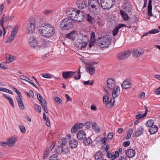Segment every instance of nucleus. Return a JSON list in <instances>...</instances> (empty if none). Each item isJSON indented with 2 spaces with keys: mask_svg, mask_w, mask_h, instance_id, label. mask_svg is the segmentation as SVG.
<instances>
[{
  "mask_svg": "<svg viewBox=\"0 0 160 160\" xmlns=\"http://www.w3.org/2000/svg\"><path fill=\"white\" fill-rule=\"evenodd\" d=\"M40 33L43 37L49 38L54 35L55 28L51 24L48 23H44L42 24L39 29Z\"/></svg>",
  "mask_w": 160,
  "mask_h": 160,
  "instance_id": "obj_1",
  "label": "nucleus"
},
{
  "mask_svg": "<svg viewBox=\"0 0 160 160\" xmlns=\"http://www.w3.org/2000/svg\"><path fill=\"white\" fill-rule=\"evenodd\" d=\"M74 22L69 18H66L61 20L59 25L62 30H67L73 27Z\"/></svg>",
  "mask_w": 160,
  "mask_h": 160,
  "instance_id": "obj_2",
  "label": "nucleus"
},
{
  "mask_svg": "<svg viewBox=\"0 0 160 160\" xmlns=\"http://www.w3.org/2000/svg\"><path fill=\"white\" fill-rule=\"evenodd\" d=\"M88 9L92 12H96L100 7L98 0H89L88 2Z\"/></svg>",
  "mask_w": 160,
  "mask_h": 160,
  "instance_id": "obj_3",
  "label": "nucleus"
},
{
  "mask_svg": "<svg viewBox=\"0 0 160 160\" xmlns=\"http://www.w3.org/2000/svg\"><path fill=\"white\" fill-rule=\"evenodd\" d=\"M101 5L104 9H109L114 5V0H101Z\"/></svg>",
  "mask_w": 160,
  "mask_h": 160,
  "instance_id": "obj_4",
  "label": "nucleus"
},
{
  "mask_svg": "<svg viewBox=\"0 0 160 160\" xmlns=\"http://www.w3.org/2000/svg\"><path fill=\"white\" fill-rule=\"evenodd\" d=\"M131 52L124 50L118 53L116 55L117 58L119 60H125L131 55Z\"/></svg>",
  "mask_w": 160,
  "mask_h": 160,
  "instance_id": "obj_5",
  "label": "nucleus"
},
{
  "mask_svg": "<svg viewBox=\"0 0 160 160\" xmlns=\"http://www.w3.org/2000/svg\"><path fill=\"white\" fill-rule=\"evenodd\" d=\"M74 43V47L78 49L82 50L84 49L87 45V42H83L82 41H76Z\"/></svg>",
  "mask_w": 160,
  "mask_h": 160,
  "instance_id": "obj_6",
  "label": "nucleus"
},
{
  "mask_svg": "<svg viewBox=\"0 0 160 160\" xmlns=\"http://www.w3.org/2000/svg\"><path fill=\"white\" fill-rule=\"evenodd\" d=\"M144 53V50L141 48H138L133 49L132 52V55L134 58H138L141 55H142Z\"/></svg>",
  "mask_w": 160,
  "mask_h": 160,
  "instance_id": "obj_7",
  "label": "nucleus"
},
{
  "mask_svg": "<svg viewBox=\"0 0 160 160\" xmlns=\"http://www.w3.org/2000/svg\"><path fill=\"white\" fill-rule=\"evenodd\" d=\"M63 147L59 146L57 147L56 149V152L58 154H63L66 155L69 152V150L68 148H63Z\"/></svg>",
  "mask_w": 160,
  "mask_h": 160,
  "instance_id": "obj_8",
  "label": "nucleus"
},
{
  "mask_svg": "<svg viewBox=\"0 0 160 160\" xmlns=\"http://www.w3.org/2000/svg\"><path fill=\"white\" fill-rule=\"evenodd\" d=\"M76 3L77 7L80 9H84L87 6V2L86 0H78Z\"/></svg>",
  "mask_w": 160,
  "mask_h": 160,
  "instance_id": "obj_9",
  "label": "nucleus"
},
{
  "mask_svg": "<svg viewBox=\"0 0 160 160\" xmlns=\"http://www.w3.org/2000/svg\"><path fill=\"white\" fill-rule=\"evenodd\" d=\"M35 21H33L32 22H29V23L27 25L26 29V32L27 33H28L29 34H31L33 33L34 31L35 28Z\"/></svg>",
  "mask_w": 160,
  "mask_h": 160,
  "instance_id": "obj_10",
  "label": "nucleus"
},
{
  "mask_svg": "<svg viewBox=\"0 0 160 160\" xmlns=\"http://www.w3.org/2000/svg\"><path fill=\"white\" fill-rule=\"evenodd\" d=\"M78 13L76 16V18L74 19V21L78 22H82L83 21L85 18L84 12L78 10Z\"/></svg>",
  "mask_w": 160,
  "mask_h": 160,
  "instance_id": "obj_11",
  "label": "nucleus"
},
{
  "mask_svg": "<svg viewBox=\"0 0 160 160\" xmlns=\"http://www.w3.org/2000/svg\"><path fill=\"white\" fill-rule=\"evenodd\" d=\"M75 73V72L73 71L63 72L62 73L63 78L65 79L72 78Z\"/></svg>",
  "mask_w": 160,
  "mask_h": 160,
  "instance_id": "obj_12",
  "label": "nucleus"
},
{
  "mask_svg": "<svg viewBox=\"0 0 160 160\" xmlns=\"http://www.w3.org/2000/svg\"><path fill=\"white\" fill-rule=\"evenodd\" d=\"M98 45L101 48H108L111 44L110 41H98Z\"/></svg>",
  "mask_w": 160,
  "mask_h": 160,
  "instance_id": "obj_13",
  "label": "nucleus"
},
{
  "mask_svg": "<svg viewBox=\"0 0 160 160\" xmlns=\"http://www.w3.org/2000/svg\"><path fill=\"white\" fill-rule=\"evenodd\" d=\"M40 44L39 41H31L29 42V46L32 48L38 50L40 48Z\"/></svg>",
  "mask_w": 160,
  "mask_h": 160,
  "instance_id": "obj_14",
  "label": "nucleus"
},
{
  "mask_svg": "<svg viewBox=\"0 0 160 160\" xmlns=\"http://www.w3.org/2000/svg\"><path fill=\"white\" fill-rule=\"evenodd\" d=\"M112 92V95L114 98H117L120 93V88L118 86H116L113 88Z\"/></svg>",
  "mask_w": 160,
  "mask_h": 160,
  "instance_id": "obj_15",
  "label": "nucleus"
},
{
  "mask_svg": "<svg viewBox=\"0 0 160 160\" xmlns=\"http://www.w3.org/2000/svg\"><path fill=\"white\" fill-rule=\"evenodd\" d=\"M83 126V124L81 123L78 122L73 126L71 129V133H74L78 130L81 128Z\"/></svg>",
  "mask_w": 160,
  "mask_h": 160,
  "instance_id": "obj_16",
  "label": "nucleus"
},
{
  "mask_svg": "<svg viewBox=\"0 0 160 160\" xmlns=\"http://www.w3.org/2000/svg\"><path fill=\"white\" fill-rule=\"evenodd\" d=\"M107 86L110 89L112 90L115 87L116 83L115 81L111 78L108 79L107 80Z\"/></svg>",
  "mask_w": 160,
  "mask_h": 160,
  "instance_id": "obj_17",
  "label": "nucleus"
},
{
  "mask_svg": "<svg viewBox=\"0 0 160 160\" xmlns=\"http://www.w3.org/2000/svg\"><path fill=\"white\" fill-rule=\"evenodd\" d=\"M68 16L72 19V21H74V19L76 18V16L78 13V10L77 11L72 10V11H68L67 12Z\"/></svg>",
  "mask_w": 160,
  "mask_h": 160,
  "instance_id": "obj_18",
  "label": "nucleus"
},
{
  "mask_svg": "<svg viewBox=\"0 0 160 160\" xmlns=\"http://www.w3.org/2000/svg\"><path fill=\"white\" fill-rule=\"evenodd\" d=\"M143 127L141 126L137 128L136 130L134 132V134L136 137H138L141 136L144 132Z\"/></svg>",
  "mask_w": 160,
  "mask_h": 160,
  "instance_id": "obj_19",
  "label": "nucleus"
},
{
  "mask_svg": "<svg viewBox=\"0 0 160 160\" xmlns=\"http://www.w3.org/2000/svg\"><path fill=\"white\" fill-rule=\"evenodd\" d=\"M136 152L133 149H128L126 151L125 154L128 158H131L133 157L135 154Z\"/></svg>",
  "mask_w": 160,
  "mask_h": 160,
  "instance_id": "obj_20",
  "label": "nucleus"
},
{
  "mask_svg": "<svg viewBox=\"0 0 160 160\" xmlns=\"http://www.w3.org/2000/svg\"><path fill=\"white\" fill-rule=\"evenodd\" d=\"M132 86L130 80L129 79H127L121 84L122 88L125 89H127L130 88Z\"/></svg>",
  "mask_w": 160,
  "mask_h": 160,
  "instance_id": "obj_21",
  "label": "nucleus"
},
{
  "mask_svg": "<svg viewBox=\"0 0 160 160\" xmlns=\"http://www.w3.org/2000/svg\"><path fill=\"white\" fill-rule=\"evenodd\" d=\"M124 27H126V25L124 24H119L117 25L112 31L113 35L114 36H116L118 34L119 29Z\"/></svg>",
  "mask_w": 160,
  "mask_h": 160,
  "instance_id": "obj_22",
  "label": "nucleus"
},
{
  "mask_svg": "<svg viewBox=\"0 0 160 160\" xmlns=\"http://www.w3.org/2000/svg\"><path fill=\"white\" fill-rule=\"evenodd\" d=\"M20 78L22 80H25L33 85L34 87L36 88L37 89H38V88L37 87L36 85L30 79L26 77L24 75H21L20 76Z\"/></svg>",
  "mask_w": 160,
  "mask_h": 160,
  "instance_id": "obj_23",
  "label": "nucleus"
},
{
  "mask_svg": "<svg viewBox=\"0 0 160 160\" xmlns=\"http://www.w3.org/2000/svg\"><path fill=\"white\" fill-rule=\"evenodd\" d=\"M87 72L90 75H93L95 72V68L92 65H88L86 68Z\"/></svg>",
  "mask_w": 160,
  "mask_h": 160,
  "instance_id": "obj_24",
  "label": "nucleus"
},
{
  "mask_svg": "<svg viewBox=\"0 0 160 160\" xmlns=\"http://www.w3.org/2000/svg\"><path fill=\"white\" fill-rule=\"evenodd\" d=\"M76 32V31L75 30L72 31L69 33L67 34L66 35V37L69 39L74 40L77 36Z\"/></svg>",
  "mask_w": 160,
  "mask_h": 160,
  "instance_id": "obj_25",
  "label": "nucleus"
},
{
  "mask_svg": "<svg viewBox=\"0 0 160 160\" xmlns=\"http://www.w3.org/2000/svg\"><path fill=\"white\" fill-rule=\"evenodd\" d=\"M86 133L84 131H80L77 133V137L79 140H83L86 137Z\"/></svg>",
  "mask_w": 160,
  "mask_h": 160,
  "instance_id": "obj_26",
  "label": "nucleus"
},
{
  "mask_svg": "<svg viewBox=\"0 0 160 160\" xmlns=\"http://www.w3.org/2000/svg\"><path fill=\"white\" fill-rule=\"evenodd\" d=\"M158 128L156 125H153L150 127L148 129V131L150 134H153L156 133L158 131Z\"/></svg>",
  "mask_w": 160,
  "mask_h": 160,
  "instance_id": "obj_27",
  "label": "nucleus"
},
{
  "mask_svg": "<svg viewBox=\"0 0 160 160\" xmlns=\"http://www.w3.org/2000/svg\"><path fill=\"white\" fill-rule=\"evenodd\" d=\"M18 28V27L17 25H15L13 27L11 32V38L14 39V37L17 33Z\"/></svg>",
  "mask_w": 160,
  "mask_h": 160,
  "instance_id": "obj_28",
  "label": "nucleus"
},
{
  "mask_svg": "<svg viewBox=\"0 0 160 160\" xmlns=\"http://www.w3.org/2000/svg\"><path fill=\"white\" fill-rule=\"evenodd\" d=\"M78 142L76 140H71L69 142V146L71 148H75L78 145Z\"/></svg>",
  "mask_w": 160,
  "mask_h": 160,
  "instance_id": "obj_29",
  "label": "nucleus"
},
{
  "mask_svg": "<svg viewBox=\"0 0 160 160\" xmlns=\"http://www.w3.org/2000/svg\"><path fill=\"white\" fill-rule=\"evenodd\" d=\"M22 97L17 98V100L18 105L20 108L22 110H24L25 108L24 106L22 101Z\"/></svg>",
  "mask_w": 160,
  "mask_h": 160,
  "instance_id": "obj_30",
  "label": "nucleus"
},
{
  "mask_svg": "<svg viewBox=\"0 0 160 160\" xmlns=\"http://www.w3.org/2000/svg\"><path fill=\"white\" fill-rule=\"evenodd\" d=\"M120 11V14L122 16L123 18V20L125 21H128L129 18L128 15L123 10H121Z\"/></svg>",
  "mask_w": 160,
  "mask_h": 160,
  "instance_id": "obj_31",
  "label": "nucleus"
},
{
  "mask_svg": "<svg viewBox=\"0 0 160 160\" xmlns=\"http://www.w3.org/2000/svg\"><path fill=\"white\" fill-rule=\"evenodd\" d=\"M152 0H149L148 4V14L150 16H152Z\"/></svg>",
  "mask_w": 160,
  "mask_h": 160,
  "instance_id": "obj_32",
  "label": "nucleus"
},
{
  "mask_svg": "<svg viewBox=\"0 0 160 160\" xmlns=\"http://www.w3.org/2000/svg\"><path fill=\"white\" fill-rule=\"evenodd\" d=\"M87 21L90 23H93L95 22V19L89 14H88L86 16Z\"/></svg>",
  "mask_w": 160,
  "mask_h": 160,
  "instance_id": "obj_33",
  "label": "nucleus"
},
{
  "mask_svg": "<svg viewBox=\"0 0 160 160\" xmlns=\"http://www.w3.org/2000/svg\"><path fill=\"white\" fill-rule=\"evenodd\" d=\"M92 142V141L90 137H88L85 138L83 141V143L86 146H87L91 144Z\"/></svg>",
  "mask_w": 160,
  "mask_h": 160,
  "instance_id": "obj_34",
  "label": "nucleus"
},
{
  "mask_svg": "<svg viewBox=\"0 0 160 160\" xmlns=\"http://www.w3.org/2000/svg\"><path fill=\"white\" fill-rule=\"evenodd\" d=\"M103 154L100 151H98L94 155V158L96 160H99L102 158Z\"/></svg>",
  "mask_w": 160,
  "mask_h": 160,
  "instance_id": "obj_35",
  "label": "nucleus"
},
{
  "mask_svg": "<svg viewBox=\"0 0 160 160\" xmlns=\"http://www.w3.org/2000/svg\"><path fill=\"white\" fill-rule=\"evenodd\" d=\"M67 139L65 138H63L60 139L58 141L60 145L62 147L65 146L67 143Z\"/></svg>",
  "mask_w": 160,
  "mask_h": 160,
  "instance_id": "obj_36",
  "label": "nucleus"
},
{
  "mask_svg": "<svg viewBox=\"0 0 160 160\" xmlns=\"http://www.w3.org/2000/svg\"><path fill=\"white\" fill-rule=\"evenodd\" d=\"M18 137L16 136H14L11 138V147L14 146V145L17 141Z\"/></svg>",
  "mask_w": 160,
  "mask_h": 160,
  "instance_id": "obj_37",
  "label": "nucleus"
},
{
  "mask_svg": "<svg viewBox=\"0 0 160 160\" xmlns=\"http://www.w3.org/2000/svg\"><path fill=\"white\" fill-rule=\"evenodd\" d=\"M92 128L96 132H99L100 131V129L99 127L98 126V125L97 124L94 122L93 123Z\"/></svg>",
  "mask_w": 160,
  "mask_h": 160,
  "instance_id": "obj_38",
  "label": "nucleus"
},
{
  "mask_svg": "<svg viewBox=\"0 0 160 160\" xmlns=\"http://www.w3.org/2000/svg\"><path fill=\"white\" fill-rule=\"evenodd\" d=\"M48 41H39V42L40 43V47H45L48 44Z\"/></svg>",
  "mask_w": 160,
  "mask_h": 160,
  "instance_id": "obj_39",
  "label": "nucleus"
},
{
  "mask_svg": "<svg viewBox=\"0 0 160 160\" xmlns=\"http://www.w3.org/2000/svg\"><path fill=\"white\" fill-rule=\"evenodd\" d=\"M114 98H111L109 100V102L106 105V106L107 108H110L112 106L115 101Z\"/></svg>",
  "mask_w": 160,
  "mask_h": 160,
  "instance_id": "obj_40",
  "label": "nucleus"
},
{
  "mask_svg": "<svg viewBox=\"0 0 160 160\" xmlns=\"http://www.w3.org/2000/svg\"><path fill=\"white\" fill-rule=\"evenodd\" d=\"M114 46L116 48H119L121 47L123 44V43L121 42L120 41H116L113 42Z\"/></svg>",
  "mask_w": 160,
  "mask_h": 160,
  "instance_id": "obj_41",
  "label": "nucleus"
},
{
  "mask_svg": "<svg viewBox=\"0 0 160 160\" xmlns=\"http://www.w3.org/2000/svg\"><path fill=\"white\" fill-rule=\"evenodd\" d=\"M154 122L152 119H149L147 122L146 126L148 127H150L153 125Z\"/></svg>",
  "mask_w": 160,
  "mask_h": 160,
  "instance_id": "obj_42",
  "label": "nucleus"
},
{
  "mask_svg": "<svg viewBox=\"0 0 160 160\" xmlns=\"http://www.w3.org/2000/svg\"><path fill=\"white\" fill-rule=\"evenodd\" d=\"M4 15H5L4 14H3V15H2V17L1 19L0 20V24L1 25L2 27V28L3 29V31H4V32H3V35H4L6 33L5 28H4L3 25V18H4Z\"/></svg>",
  "mask_w": 160,
  "mask_h": 160,
  "instance_id": "obj_43",
  "label": "nucleus"
},
{
  "mask_svg": "<svg viewBox=\"0 0 160 160\" xmlns=\"http://www.w3.org/2000/svg\"><path fill=\"white\" fill-rule=\"evenodd\" d=\"M58 158L57 154H53L49 158V160H58Z\"/></svg>",
  "mask_w": 160,
  "mask_h": 160,
  "instance_id": "obj_44",
  "label": "nucleus"
},
{
  "mask_svg": "<svg viewBox=\"0 0 160 160\" xmlns=\"http://www.w3.org/2000/svg\"><path fill=\"white\" fill-rule=\"evenodd\" d=\"M50 152V150L49 148H47L44 153V155L43 156V159H45L46 158L48 157V154Z\"/></svg>",
  "mask_w": 160,
  "mask_h": 160,
  "instance_id": "obj_45",
  "label": "nucleus"
},
{
  "mask_svg": "<svg viewBox=\"0 0 160 160\" xmlns=\"http://www.w3.org/2000/svg\"><path fill=\"white\" fill-rule=\"evenodd\" d=\"M10 144V142L9 141H8V142H0V145L2 147H5L7 145H9Z\"/></svg>",
  "mask_w": 160,
  "mask_h": 160,
  "instance_id": "obj_46",
  "label": "nucleus"
},
{
  "mask_svg": "<svg viewBox=\"0 0 160 160\" xmlns=\"http://www.w3.org/2000/svg\"><path fill=\"white\" fill-rule=\"evenodd\" d=\"M34 109L35 110L38 111V112H41V108L39 105L37 104H34Z\"/></svg>",
  "mask_w": 160,
  "mask_h": 160,
  "instance_id": "obj_47",
  "label": "nucleus"
},
{
  "mask_svg": "<svg viewBox=\"0 0 160 160\" xmlns=\"http://www.w3.org/2000/svg\"><path fill=\"white\" fill-rule=\"evenodd\" d=\"M159 32V30L158 29H152L149 31V34H155Z\"/></svg>",
  "mask_w": 160,
  "mask_h": 160,
  "instance_id": "obj_48",
  "label": "nucleus"
},
{
  "mask_svg": "<svg viewBox=\"0 0 160 160\" xmlns=\"http://www.w3.org/2000/svg\"><path fill=\"white\" fill-rule=\"evenodd\" d=\"M19 128L22 133H24L26 131V128L24 126H19Z\"/></svg>",
  "mask_w": 160,
  "mask_h": 160,
  "instance_id": "obj_49",
  "label": "nucleus"
},
{
  "mask_svg": "<svg viewBox=\"0 0 160 160\" xmlns=\"http://www.w3.org/2000/svg\"><path fill=\"white\" fill-rule=\"evenodd\" d=\"M0 91L4 92L10 93V90L4 88H0Z\"/></svg>",
  "mask_w": 160,
  "mask_h": 160,
  "instance_id": "obj_50",
  "label": "nucleus"
},
{
  "mask_svg": "<svg viewBox=\"0 0 160 160\" xmlns=\"http://www.w3.org/2000/svg\"><path fill=\"white\" fill-rule=\"evenodd\" d=\"M84 83L86 85H90L91 86H92L94 83L93 81H92L91 82H90L89 80H88L87 81H84Z\"/></svg>",
  "mask_w": 160,
  "mask_h": 160,
  "instance_id": "obj_51",
  "label": "nucleus"
},
{
  "mask_svg": "<svg viewBox=\"0 0 160 160\" xmlns=\"http://www.w3.org/2000/svg\"><path fill=\"white\" fill-rule=\"evenodd\" d=\"M80 67L79 68V69L78 75V76L75 75L74 77V78L75 80L79 79L80 78L81 72H80Z\"/></svg>",
  "mask_w": 160,
  "mask_h": 160,
  "instance_id": "obj_52",
  "label": "nucleus"
},
{
  "mask_svg": "<svg viewBox=\"0 0 160 160\" xmlns=\"http://www.w3.org/2000/svg\"><path fill=\"white\" fill-rule=\"evenodd\" d=\"M55 101L58 104H61L62 102L61 98L58 97L55 98Z\"/></svg>",
  "mask_w": 160,
  "mask_h": 160,
  "instance_id": "obj_53",
  "label": "nucleus"
},
{
  "mask_svg": "<svg viewBox=\"0 0 160 160\" xmlns=\"http://www.w3.org/2000/svg\"><path fill=\"white\" fill-rule=\"evenodd\" d=\"M3 127L6 128L7 130H8L9 128V122H5V124L3 125Z\"/></svg>",
  "mask_w": 160,
  "mask_h": 160,
  "instance_id": "obj_54",
  "label": "nucleus"
},
{
  "mask_svg": "<svg viewBox=\"0 0 160 160\" xmlns=\"http://www.w3.org/2000/svg\"><path fill=\"white\" fill-rule=\"evenodd\" d=\"M42 76L43 78H52L51 75L47 73L45 74L42 75Z\"/></svg>",
  "mask_w": 160,
  "mask_h": 160,
  "instance_id": "obj_55",
  "label": "nucleus"
},
{
  "mask_svg": "<svg viewBox=\"0 0 160 160\" xmlns=\"http://www.w3.org/2000/svg\"><path fill=\"white\" fill-rule=\"evenodd\" d=\"M39 101L41 103L42 106L43 105H45L47 104L46 101L43 98H42V99H41V100H39Z\"/></svg>",
  "mask_w": 160,
  "mask_h": 160,
  "instance_id": "obj_56",
  "label": "nucleus"
},
{
  "mask_svg": "<svg viewBox=\"0 0 160 160\" xmlns=\"http://www.w3.org/2000/svg\"><path fill=\"white\" fill-rule=\"evenodd\" d=\"M132 6L130 5V4H128L127 5V8L126 12L128 13L130 12H131V11L132 9Z\"/></svg>",
  "mask_w": 160,
  "mask_h": 160,
  "instance_id": "obj_57",
  "label": "nucleus"
},
{
  "mask_svg": "<svg viewBox=\"0 0 160 160\" xmlns=\"http://www.w3.org/2000/svg\"><path fill=\"white\" fill-rule=\"evenodd\" d=\"M14 91L17 93L18 95V98H21L22 97L21 94L20 93V92L16 88H13Z\"/></svg>",
  "mask_w": 160,
  "mask_h": 160,
  "instance_id": "obj_58",
  "label": "nucleus"
},
{
  "mask_svg": "<svg viewBox=\"0 0 160 160\" xmlns=\"http://www.w3.org/2000/svg\"><path fill=\"white\" fill-rule=\"evenodd\" d=\"M95 37V33L94 32H92L91 34V38L90 40H96Z\"/></svg>",
  "mask_w": 160,
  "mask_h": 160,
  "instance_id": "obj_59",
  "label": "nucleus"
},
{
  "mask_svg": "<svg viewBox=\"0 0 160 160\" xmlns=\"http://www.w3.org/2000/svg\"><path fill=\"white\" fill-rule=\"evenodd\" d=\"M6 58V63H10V55H7L5 56Z\"/></svg>",
  "mask_w": 160,
  "mask_h": 160,
  "instance_id": "obj_60",
  "label": "nucleus"
},
{
  "mask_svg": "<svg viewBox=\"0 0 160 160\" xmlns=\"http://www.w3.org/2000/svg\"><path fill=\"white\" fill-rule=\"evenodd\" d=\"M95 41H90L88 45L89 46L90 48H91L95 45Z\"/></svg>",
  "mask_w": 160,
  "mask_h": 160,
  "instance_id": "obj_61",
  "label": "nucleus"
},
{
  "mask_svg": "<svg viewBox=\"0 0 160 160\" xmlns=\"http://www.w3.org/2000/svg\"><path fill=\"white\" fill-rule=\"evenodd\" d=\"M130 144V142L129 141H126L124 142L123 143V145L124 147H128V146Z\"/></svg>",
  "mask_w": 160,
  "mask_h": 160,
  "instance_id": "obj_62",
  "label": "nucleus"
},
{
  "mask_svg": "<svg viewBox=\"0 0 160 160\" xmlns=\"http://www.w3.org/2000/svg\"><path fill=\"white\" fill-rule=\"evenodd\" d=\"M2 96L7 100H8L10 102V97L9 95L6 94H3Z\"/></svg>",
  "mask_w": 160,
  "mask_h": 160,
  "instance_id": "obj_63",
  "label": "nucleus"
},
{
  "mask_svg": "<svg viewBox=\"0 0 160 160\" xmlns=\"http://www.w3.org/2000/svg\"><path fill=\"white\" fill-rule=\"evenodd\" d=\"M108 100V97L107 95L104 96L103 97V101L104 102H107Z\"/></svg>",
  "mask_w": 160,
  "mask_h": 160,
  "instance_id": "obj_64",
  "label": "nucleus"
}]
</instances>
